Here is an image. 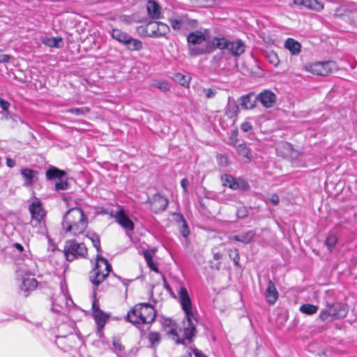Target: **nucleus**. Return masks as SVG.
<instances>
[{
	"label": "nucleus",
	"mask_w": 357,
	"mask_h": 357,
	"mask_svg": "<svg viewBox=\"0 0 357 357\" xmlns=\"http://www.w3.org/2000/svg\"><path fill=\"white\" fill-rule=\"evenodd\" d=\"M66 172L63 170H60L55 167H50L46 172V177L48 180L58 179L61 180L66 176Z\"/></svg>",
	"instance_id": "412c9836"
},
{
	"label": "nucleus",
	"mask_w": 357,
	"mask_h": 357,
	"mask_svg": "<svg viewBox=\"0 0 357 357\" xmlns=\"http://www.w3.org/2000/svg\"><path fill=\"white\" fill-rule=\"evenodd\" d=\"M218 162L221 166L225 167L228 165L227 158L225 155L218 156Z\"/></svg>",
	"instance_id": "603ef678"
},
{
	"label": "nucleus",
	"mask_w": 357,
	"mask_h": 357,
	"mask_svg": "<svg viewBox=\"0 0 357 357\" xmlns=\"http://www.w3.org/2000/svg\"><path fill=\"white\" fill-rule=\"evenodd\" d=\"M267 199L269 202H271L275 206H277L280 202V198H279L278 195L276 194L271 195Z\"/></svg>",
	"instance_id": "3c124183"
},
{
	"label": "nucleus",
	"mask_w": 357,
	"mask_h": 357,
	"mask_svg": "<svg viewBox=\"0 0 357 357\" xmlns=\"http://www.w3.org/2000/svg\"><path fill=\"white\" fill-rule=\"evenodd\" d=\"M294 3L298 6H303L317 12H319L324 9V4L317 0H294Z\"/></svg>",
	"instance_id": "a211bd4d"
},
{
	"label": "nucleus",
	"mask_w": 357,
	"mask_h": 357,
	"mask_svg": "<svg viewBox=\"0 0 357 357\" xmlns=\"http://www.w3.org/2000/svg\"><path fill=\"white\" fill-rule=\"evenodd\" d=\"M306 70L310 73L321 76H326L337 70V66L335 61H328L324 62H315L306 66Z\"/></svg>",
	"instance_id": "9d476101"
},
{
	"label": "nucleus",
	"mask_w": 357,
	"mask_h": 357,
	"mask_svg": "<svg viewBox=\"0 0 357 357\" xmlns=\"http://www.w3.org/2000/svg\"><path fill=\"white\" fill-rule=\"evenodd\" d=\"M194 354H195V357H207L205 354L202 353L198 349H195L194 350Z\"/></svg>",
	"instance_id": "bf43d9fd"
},
{
	"label": "nucleus",
	"mask_w": 357,
	"mask_h": 357,
	"mask_svg": "<svg viewBox=\"0 0 357 357\" xmlns=\"http://www.w3.org/2000/svg\"><path fill=\"white\" fill-rule=\"evenodd\" d=\"M179 303L185 312V318L183 321V330L185 338L179 339L175 330H172L170 334L173 335V339L177 344H185V339L191 340L196 333V324L197 320L192 310V302L188 292L185 287H181L178 292Z\"/></svg>",
	"instance_id": "f257e3e1"
},
{
	"label": "nucleus",
	"mask_w": 357,
	"mask_h": 357,
	"mask_svg": "<svg viewBox=\"0 0 357 357\" xmlns=\"http://www.w3.org/2000/svg\"><path fill=\"white\" fill-rule=\"evenodd\" d=\"M181 187L183 188L184 192H187V186L189 184L188 180L187 178H183L181 182Z\"/></svg>",
	"instance_id": "4d7b16f0"
},
{
	"label": "nucleus",
	"mask_w": 357,
	"mask_h": 357,
	"mask_svg": "<svg viewBox=\"0 0 357 357\" xmlns=\"http://www.w3.org/2000/svg\"><path fill=\"white\" fill-rule=\"evenodd\" d=\"M229 256L234 261V264L238 266L240 259L238 250L237 249H231L229 251Z\"/></svg>",
	"instance_id": "ea45409f"
},
{
	"label": "nucleus",
	"mask_w": 357,
	"mask_h": 357,
	"mask_svg": "<svg viewBox=\"0 0 357 357\" xmlns=\"http://www.w3.org/2000/svg\"><path fill=\"white\" fill-rule=\"evenodd\" d=\"M124 45L126 47L131 51H139L140 50L143 45L141 40L138 39H135L129 36L126 42H125Z\"/></svg>",
	"instance_id": "5701e85b"
},
{
	"label": "nucleus",
	"mask_w": 357,
	"mask_h": 357,
	"mask_svg": "<svg viewBox=\"0 0 357 357\" xmlns=\"http://www.w3.org/2000/svg\"><path fill=\"white\" fill-rule=\"evenodd\" d=\"M144 257L148 266L155 272H158L157 265L153 261L152 254L149 251L146 250L144 252Z\"/></svg>",
	"instance_id": "c85d7f7f"
},
{
	"label": "nucleus",
	"mask_w": 357,
	"mask_h": 357,
	"mask_svg": "<svg viewBox=\"0 0 357 357\" xmlns=\"http://www.w3.org/2000/svg\"><path fill=\"white\" fill-rule=\"evenodd\" d=\"M29 211L31 215V222L33 226H36L37 224L40 225L44 222L46 212L39 199L36 198L29 206Z\"/></svg>",
	"instance_id": "9b49d317"
},
{
	"label": "nucleus",
	"mask_w": 357,
	"mask_h": 357,
	"mask_svg": "<svg viewBox=\"0 0 357 357\" xmlns=\"http://www.w3.org/2000/svg\"><path fill=\"white\" fill-rule=\"evenodd\" d=\"M241 128L243 132H247L252 129V126L248 122H244L241 124Z\"/></svg>",
	"instance_id": "5fc2aeb1"
},
{
	"label": "nucleus",
	"mask_w": 357,
	"mask_h": 357,
	"mask_svg": "<svg viewBox=\"0 0 357 357\" xmlns=\"http://www.w3.org/2000/svg\"><path fill=\"white\" fill-rule=\"evenodd\" d=\"M229 239L231 241L240 242V236L239 235L231 236L229 237Z\"/></svg>",
	"instance_id": "680f3d73"
},
{
	"label": "nucleus",
	"mask_w": 357,
	"mask_h": 357,
	"mask_svg": "<svg viewBox=\"0 0 357 357\" xmlns=\"http://www.w3.org/2000/svg\"><path fill=\"white\" fill-rule=\"evenodd\" d=\"M248 215V209L245 206H242L238 208L236 215L238 218H245Z\"/></svg>",
	"instance_id": "49530a36"
},
{
	"label": "nucleus",
	"mask_w": 357,
	"mask_h": 357,
	"mask_svg": "<svg viewBox=\"0 0 357 357\" xmlns=\"http://www.w3.org/2000/svg\"><path fill=\"white\" fill-rule=\"evenodd\" d=\"M284 47L289 50L292 54H298L301 52V45L298 41L289 38L285 41Z\"/></svg>",
	"instance_id": "4be33fe9"
},
{
	"label": "nucleus",
	"mask_w": 357,
	"mask_h": 357,
	"mask_svg": "<svg viewBox=\"0 0 357 357\" xmlns=\"http://www.w3.org/2000/svg\"><path fill=\"white\" fill-rule=\"evenodd\" d=\"M113 347L114 351L117 354L119 357H121L120 353L122 352L124 349L123 345L121 344L119 339L114 338L112 341Z\"/></svg>",
	"instance_id": "58836bf2"
},
{
	"label": "nucleus",
	"mask_w": 357,
	"mask_h": 357,
	"mask_svg": "<svg viewBox=\"0 0 357 357\" xmlns=\"http://www.w3.org/2000/svg\"><path fill=\"white\" fill-rule=\"evenodd\" d=\"M353 10L354 6L352 5L343 4L335 9L334 15L335 17H342L351 13Z\"/></svg>",
	"instance_id": "393cba45"
},
{
	"label": "nucleus",
	"mask_w": 357,
	"mask_h": 357,
	"mask_svg": "<svg viewBox=\"0 0 357 357\" xmlns=\"http://www.w3.org/2000/svg\"><path fill=\"white\" fill-rule=\"evenodd\" d=\"M187 40L190 44H200L205 40V36L200 31H195L190 33L188 36Z\"/></svg>",
	"instance_id": "b1692460"
},
{
	"label": "nucleus",
	"mask_w": 357,
	"mask_h": 357,
	"mask_svg": "<svg viewBox=\"0 0 357 357\" xmlns=\"http://www.w3.org/2000/svg\"><path fill=\"white\" fill-rule=\"evenodd\" d=\"M61 41V38H50L44 40L43 43L50 47H59Z\"/></svg>",
	"instance_id": "72a5a7b5"
},
{
	"label": "nucleus",
	"mask_w": 357,
	"mask_h": 357,
	"mask_svg": "<svg viewBox=\"0 0 357 357\" xmlns=\"http://www.w3.org/2000/svg\"><path fill=\"white\" fill-rule=\"evenodd\" d=\"M204 94H205V96L207 99H212L213 98L216 93H217V90L215 89H204L203 90Z\"/></svg>",
	"instance_id": "a18cd8bd"
},
{
	"label": "nucleus",
	"mask_w": 357,
	"mask_h": 357,
	"mask_svg": "<svg viewBox=\"0 0 357 357\" xmlns=\"http://www.w3.org/2000/svg\"><path fill=\"white\" fill-rule=\"evenodd\" d=\"M146 10L148 15L153 20L161 18L162 11L160 6L153 0H149L147 2Z\"/></svg>",
	"instance_id": "dca6fc26"
},
{
	"label": "nucleus",
	"mask_w": 357,
	"mask_h": 357,
	"mask_svg": "<svg viewBox=\"0 0 357 357\" xmlns=\"http://www.w3.org/2000/svg\"><path fill=\"white\" fill-rule=\"evenodd\" d=\"M149 339L152 344H155L159 343L160 337L158 333H151L149 334Z\"/></svg>",
	"instance_id": "de8ad7c7"
},
{
	"label": "nucleus",
	"mask_w": 357,
	"mask_h": 357,
	"mask_svg": "<svg viewBox=\"0 0 357 357\" xmlns=\"http://www.w3.org/2000/svg\"><path fill=\"white\" fill-rule=\"evenodd\" d=\"M116 221L126 230L132 231L134 229V223L121 210L115 215Z\"/></svg>",
	"instance_id": "f3484780"
},
{
	"label": "nucleus",
	"mask_w": 357,
	"mask_h": 357,
	"mask_svg": "<svg viewBox=\"0 0 357 357\" xmlns=\"http://www.w3.org/2000/svg\"><path fill=\"white\" fill-rule=\"evenodd\" d=\"M299 310L303 314L312 315L317 312L319 307L315 305L306 303L301 305Z\"/></svg>",
	"instance_id": "cd10ccee"
},
{
	"label": "nucleus",
	"mask_w": 357,
	"mask_h": 357,
	"mask_svg": "<svg viewBox=\"0 0 357 357\" xmlns=\"http://www.w3.org/2000/svg\"><path fill=\"white\" fill-rule=\"evenodd\" d=\"M13 246L17 249L20 252H22L24 250V248L23 246L20 244V243H15L13 244Z\"/></svg>",
	"instance_id": "052dcab7"
},
{
	"label": "nucleus",
	"mask_w": 357,
	"mask_h": 357,
	"mask_svg": "<svg viewBox=\"0 0 357 357\" xmlns=\"http://www.w3.org/2000/svg\"><path fill=\"white\" fill-rule=\"evenodd\" d=\"M254 97V93H249L247 95L241 97V103L240 107L243 109H251L255 107L256 101L257 99L252 98Z\"/></svg>",
	"instance_id": "aec40b11"
},
{
	"label": "nucleus",
	"mask_w": 357,
	"mask_h": 357,
	"mask_svg": "<svg viewBox=\"0 0 357 357\" xmlns=\"http://www.w3.org/2000/svg\"><path fill=\"white\" fill-rule=\"evenodd\" d=\"M191 2L199 7H208L213 3V0H191Z\"/></svg>",
	"instance_id": "a19ab883"
},
{
	"label": "nucleus",
	"mask_w": 357,
	"mask_h": 357,
	"mask_svg": "<svg viewBox=\"0 0 357 357\" xmlns=\"http://www.w3.org/2000/svg\"><path fill=\"white\" fill-rule=\"evenodd\" d=\"M212 45L219 50H227L234 56H239L245 50V45L241 40H229L223 37H215L212 40Z\"/></svg>",
	"instance_id": "39448f33"
},
{
	"label": "nucleus",
	"mask_w": 357,
	"mask_h": 357,
	"mask_svg": "<svg viewBox=\"0 0 357 357\" xmlns=\"http://www.w3.org/2000/svg\"><path fill=\"white\" fill-rule=\"evenodd\" d=\"M266 58L268 60V61L275 67L278 66L280 63V59L278 58V56L274 52H270L267 53Z\"/></svg>",
	"instance_id": "e433bc0d"
},
{
	"label": "nucleus",
	"mask_w": 357,
	"mask_h": 357,
	"mask_svg": "<svg viewBox=\"0 0 357 357\" xmlns=\"http://www.w3.org/2000/svg\"><path fill=\"white\" fill-rule=\"evenodd\" d=\"M21 174L25 179L24 185L31 186L38 181V172L29 168H24L21 170Z\"/></svg>",
	"instance_id": "6ab92c4d"
},
{
	"label": "nucleus",
	"mask_w": 357,
	"mask_h": 357,
	"mask_svg": "<svg viewBox=\"0 0 357 357\" xmlns=\"http://www.w3.org/2000/svg\"><path fill=\"white\" fill-rule=\"evenodd\" d=\"M68 112L74 114L75 115H83L89 112V109L86 107L84 108H71L68 110Z\"/></svg>",
	"instance_id": "c03bdc74"
},
{
	"label": "nucleus",
	"mask_w": 357,
	"mask_h": 357,
	"mask_svg": "<svg viewBox=\"0 0 357 357\" xmlns=\"http://www.w3.org/2000/svg\"><path fill=\"white\" fill-rule=\"evenodd\" d=\"M167 205V199L159 194L153 195L150 202V208L155 213L163 211Z\"/></svg>",
	"instance_id": "f8f14e48"
},
{
	"label": "nucleus",
	"mask_w": 357,
	"mask_h": 357,
	"mask_svg": "<svg viewBox=\"0 0 357 357\" xmlns=\"http://www.w3.org/2000/svg\"><path fill=\"white\" fill-rule=\"evenodd\" d=\"M236 151L240 155L246 158L248 160H251L252 155L250 153V151L245 144H239L236 148Z\"/></svg>",
	"instance_id": "c756f323"
},
{
	"label": "nucleus",
	"mask_w": 357,
	"mask_h": 357,
	"mask_svg": "<svg viewBox=\"0 0 357 357\" xmlns=\"http://www.w3.org/2000/svg\"><path fill=\"white\" fill-rule=\"evenodd\" d=\"M128 280H124V281H123V284H124V285H126H126H128Z\"/></svg>",
	"instance_id": "0e129e2a"
},
{
	"label": "nucleus",
	"mask_w": 357,
	"mask_h": 357,
	"mask_svg": "<svg viewBox=\"0 0 357 357\" xmlns=\"http://www.w3.org/2000/svg\"><path fill=\"white\" fill-rule=\"evenodd\" d=\"M174 79L182 86H187L189 84L190 79L181 73H177L174 75Z\"/></svg>",
	"instance_id": "4c0bfd02"
},
{
	"label": "nucleus",
	"mask_w": 357,
	"mask_h": 357,
	"mask_svg": "<svg viewBox=\"0 0 357 357\" xmlns=\"http://www.w3.org/2000/svg\"><path fill=\"white\" fill-rule=\"evenodd\" d=\"M179 218H180L181 222L180 232L183 237L186 238L188 236V235L190 234V231H189L187 222L182 215H179Z\"/></svg>",
	"instance_id": "f704fd0d"
},
{
	"label": "nucleus",
	"mask_w": 357,
	"mask_h": 357,
	"mask_svg": "<svg viewBox=\"0 0 357 357\" xmlns=\"http://www.w3.org/2000/svg\"><path fill=\"white\" fill-rule=\"evenodd\" d=\"M55 188L56 190H65L68 188V183L63 178L59 180L55 183Z\"/></svg>",
	"instance_id": "37998d69"
},
{
	"label": "nucleus",
	"mask_w": 357,
	"mask_h": 357,
	"mask_svg": "<svg viewBox=\"0 0 357 357\" xmlns=\"http://www.w3.org/2000/svg\"><path fill=\"white\" fill-rule=\"evenodd\" d=\"M6 165L9 167H13L15 165V162L11 158L6 159Z\"/></svg>",
	"instance_id": "13d9d810"
},
{
	"label": "nucleus",
	"mask_w": 357,
	"mask_h": 357,
	"mask_svg": "<svg viewBox=\"0 0 357 357\" xmlns=\"http://www.w3.org/2000/svg\"><path fill=\"white\" fill-rule=\"evenodd\" d=\"M239 236L240 242L247 244L251 242V241L253 239L254 236H255V231L253 230H250Z\"/></svg>",
	"instance_id": "2f4dec72"
},
{
	"label": "nucleus",
	"mask_w": 357,
	"mask_h": 357,
	"mask_svg": "<svg viewBox=\"0 0 357 357\" xmlns=\"http://www.w3.org/2000/svg\"><path fill=\"white\" fill-rule=\"evenodd\" d=\"M190 51L192 55H198L201 54H204L205 51L204 50H201L199 48L196 47H190Z\"/></svg>",
	"instance_id": "864d4df0"
},
{
	"label": "nucleus",
	"mask_w": 357,
	"mask_h": 357,
	"mask_svg": "<svg viewBox=\"0 0 357 357\" xmlns=\"http://www.w3.org/2000/svg\"><path fill=\"white\" fill-rule=\"evenodd\" d=\"M238 107L236 105H229L225 111V114L230 118L236 116L238 114Z\"/></svg>",
	"instance_id": "c9c22d12"
},
{
	"label": "nucleus",
	"mask_w": 357,
	"mask_h": 357,
	"mask_svg": "<svg viewBox=\"0 0 357 357\" xmlns=\"http://www.w3.org/2000/svg\"><path fill=\"white\" fill-rule=\"evenodd\" d=\"M93 246L96 248L98 252L100 251V242L99 236L96 234H92L89 236Z\"/></svg>",
	"instance_id": "79ce46f5"
},
{
	"label": "nucleus",
	"mask_w": 357,
	"mask_h": 357,
	"mask_svg": "<svg viewBox=\"0 0 357 357\" xmlns=\"http://www.w3.org/2000/svg\"><path fill=\"white\" fill-rule=\"evenodd\" d=\"M264 107H272L276 102V95L270 90H264L256 96Z\"/></svg>",
	"instance_id": "ddd939ff"
},
{
	"label": "nucleus",
	"mask_w": 357,
	"mask_h": 357,
	"mask_svg": "<svg viewBox=\"0 0 357 357\" xmlns=\"http://www.w3.org/2000/svg\"><path fill=\"white\" fill-rule=\"evenodd\" d=\"M349 308L346 304L326 301V307L320 311L319 318L322 321H325L329 318L342 319L347 316Z\"/></svg>",
	"instance_id": "20e7f679"
},
{
	"label": "nucleus",
	"mask_w": 357,
	"mask_h": 357,
	"mask_svg": "<svg viewBox=\"0 0 357 357\" xmlns=\"http://www.w3.org/2000/svg\"><path fill=\"white\" fill-rule=\"evenodd\" d=\"M111 35L114 39L123 44L126 42V40H128L129 37L128 34L118 29H113Z\"/></svg>",
	"instance_id": "a878e982"
},
{
	"label": "nucleus",
	"mask_w": 357,
	"mask_h": 357,
	"mask_svg": "<svg viewBox=\"0 0 357 357\" xmlns=\"http://www.w3.org/2000/svg\"><path fill=\"white\" fill-rule=\"evenodd\" d=\"M222 180L225 186H228L233 190L238 188V183L233 176L225 174L222 176Z\"/></svg>",
	"instance_id": "bb28decb"
},
{
	"label": "nucleus",
	"mask_w": 357,
	"mask_h": 357,
	"mask_svg": "<svg viewBox=\"0 0 357 357\" xmlns=\"http://www.w3.org/2000/svg\"><path fill=\"white\" fill-rule=\"evenodd\" d=\"M10 106V104L7 100L0 98V107L3 111L8 112Z\"/></svg>",
	"instance_id": "8fccbe9b"
},
{
	"label": "nucleus",
	"mask_w": 357,
	"mask_h": 357,
	"mask_svg": "<svg viewBox=\"0 0 357 357\" xmlns=\"http://www.w3.org/2000/svg\"><path fill=\"white\" fill-rule=\"evenodd\" d=\"M112 271V266L108 261L102 257H97L96 266L91 271L89 280L95 286L102 282Z\"/></svg>",
	"instance_id": "423d86ee"
},
{
	"label": "nucleus",
	"mask_w": 357,
	"mask_h": 357,
	"mask_svg": "<svg viewBox=\"0 0 357 357\" xmlns=\"http://www.w3.org/2000/svg\"><path fill=\"white\" fill-rule=\"evenodd\" d=\"M169 22L172 29L175 31H188L197 26V21L190 19L186 15H174Z\"/></svg>",
	"instance_id": "6e6552de"
},
{
	"label": "nucleus",
	"mask_w": 357,
	"mask_h": 357,
	"mask_svg": "<svg viewBox=\"0 0 357 357\" xmlns=\"http://www.w3.org/2000/svg\"><path fill=\"white\" fill-rule=\"evenodd\" d=\"M155 318V309L148 303L137 304L127 314L128 320L134 324H151Z\"/></svg>",
	"instance_id": "7ed1b4c3"
},
{
	"label": "nucleus",
	"mask_w": 357,
	"mask_h": 357,
	"mask_svg": "<svg viewBox=\"0 0 357 357\" xmlns=\"http://www.w3.org/2000/svg\"><path fill=\"white\" fill-rule=\"evenodd\" d=\"M63 253L69 261L79 257H84L87 254V248L84 243H79L75 240L66 242Z\"/></svg>",
	"instance_id": "0eeeda50"
},
{
	"label": "nucleus",
	"mask_w": 357,
	"mask_h": 357,
	"mask_svg": "<svg viewBox=\"0 0 357 357\" xmlns=\"http://www.w3.org/2000/svg\"><path fill=\"white\" fill-rule=\"evenodd\" d=\"M11 56L8 54H0V63H8L11 59Z\"/></svg>",
	"instance_id": "6e6d98bb"
},
{
	"label": "nucleus",
	"mask_w": 357,
	"mask_h": 357,
	"mask_svg": "<svg viewBox=\"0 0 357 357\" xmlns=\"http://www.w3.org/2000/svg\"><path fill=\"white\" fill-rule=\"evenodd\" d=\"M62 229L73 236L82 234L88 225L87 217L79 208H71L65 213L62 221Z\"/></svg>",
	"instance_id": "f03ea898"
},
{
	"label": "nucleus",
	"mask_w": 357,
	"mask_h": 357,
	"mask_svg": "<svg viewBox=\"0 0 357 357\" xmlns=\"http://www.w3.org/2000/svg\"><path fill=\"white\" fill-rule=\"evenodd\" d=\"M92 309L94 319L97 324L98 329L100 331L105 326L106 321L108 319V316L99 309L98 305H97L95 301H93Z\"/></svg>",
	"instance_id": "4468645a"
},
{
	"label": "nucleus",
	"mask_w": 357,
	"mask_h": 357,
	"mask_svg": "<svg viewBox=\"0 0 357 357\" xmlns=\"http://www.w3.org/2000/svg\"><path fill=\"white\" fill-rule=\"evenodd\" d=\"M337 242V238L335 234H328V236H327V238L326 239L325 243L330 252H331L333 250V249L335 247Z\"/></svg>",
	"instance_id": "473e14b6"
},
{
	"label": "nucleus",
	"mask_w": 357,
	"mask_h": 357,
	"mask_svg": "<svg viewBox=\"0 0 357 357\" xmlns=\"http://www.w3.org/2000/svg\"><path fill=\"white\" fill-rule=\"evenodd\" d=\"M37 284L38 282L34 278L24 279L21 288L24 290L33 289L37 287Z\"/></svg>",
	"instance_id": "7c9ffc66"
},
{
	"label": "nucleus",
	"mask_w": 357,
	"mask_h": 357,
	"mask_svg": "<svg viewBox=\"0 0 357 357\" xmlns=\"http://www.w3.org/2000/svg\"><path fill=\"white\" fill-rule=\"evenodd\" d=\"M155 86L163 91L169 90L170 87L167 82H160L155 84Z\"/></svg>",
	"instance_id": "09e8293b"
},
{
	"label": "nucleus",
	"mask_w": 357,
	"mask_h": 357,
	"mask_svg": "<svg viewBox=\"0 0 357 357\" xmlns=\"http://www.w3.org/2000/svg\"><path fill=\"white\" fill-rule=\"evenodd\" d=\"M266 302L269 305H274L278 299L279 294L276 289L275 283L269 280L268 285L264 293Z\"/></svg>",
	"instance_id": "2eb2a0df"
},
{
	"label": "nucleus",
	"mask_w": 357,
	"mask_h": 357,
	"mask_svg": "<svg viewBox=\"0 0 357 357\" xmlns=\"http://www.w3.org/2000/svg\"><path fill=\"white\" fill-rule=\"evenodd\" d=\"M142 28L146 36L153 38L162 37L169 31V26L167 24L157 21L149 22Z\"/></svg>",
	"instance_id": "1a4fd4ad"
},
{
	"label": "nucleus",
	"mask_w": 357,
	"mask_h": 357,
	"mask_svg": "<svg viewBox=\"0 0 357 357\" xmlns=\"http://www.w3.org/2000/svg\"><path fill=\"white\" fill-rule=\"evenodd\" d=\"M222 258V255L219 252H216L213 254V259L215 260H220Z\"/></svg>",
	"instance_id": "e2e57ef3"
}]
</instances>
